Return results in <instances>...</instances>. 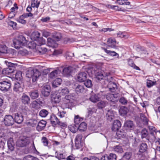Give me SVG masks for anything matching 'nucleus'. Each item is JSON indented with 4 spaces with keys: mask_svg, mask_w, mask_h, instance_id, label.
I'll return each instance as SVG.
<instances>
[{
    "mask_svg": "<svg viewBox=\"0 0 160 160\" xmlns=\"http://www.w3.org/2000/svg\"><path fill=\"white\" fill-rule=\"evenodd\" d=\"M140 134L141 138H145L148 142H152L155 140L156 132L154 130L150 131L148 132L146 129L143 128L141 131Z\"/></svg>",
    "mask_w": 160,
    "mask_h": 160,
    "instance_id": "nucleus-1",
    "label": "nucleus"
},
{
    "mask_svg": "<svg viewBox=\"0 0 160 160\" xmlns=\"http://www.w3.org/2000/svg\"><path fill=\"white\" fill-rule=\"evenodd\" d=\"M40 75V72L38 70L32 68H29L26 72V77L30 78V80H32L33 83L36 82Z\"/></svg>",
    "mask_w": 160,
    "mask_h": 160,
    "instance_id": "nucleus-2",
    "label": "nucleus"
},
{
    "mask_svg": "<svg viewBox=\"0 0 160 160\" xmlns=\"http://www.w3.org/2000/svg\"><path fill=\"white\" fill-rule=\"evenodd\" d=\"M40 33L37 31L34 32L32 33L31 35V38L35 41L34 47H36V45L40 46L45 43V40H43L42 38L40 37Z\"/></svg>",
    "mask_w": 160,
    "mask_h": 160,
    "instance_id": "nucleus-3",
    "label": "nucleus"
},
{
    "mask_svg": "<svg viewBox=\"0 0 160 160\" xmlns=\"http://www.w3.org/2000/svg\"><path fill=\"white\" fill-rule=\"evenodd\" d=\"M30 142V138L27 136L20 137L16 142V146L19 147H23L28 145Z\"/></svg>",
    "mask_w": 160,
    "mask_h": 160,
    "instance_id": "nucleus-4",
    "label": "nucleus"
},
{
    "mask_svg": "<svg viewBox=\"0 0 160 160\" xmlns=\"http://www.w3.org/2000/svg\"><path fill=\"white\" fill-rule=\"evenodd\" d=\"M5 64L8 66V68L3 69L2 73L4 75H10L13 72L15 68L17 66V64H14L7 61H5Z\"/></svg>",
    "mask_w": 160,
    "mask_h": 160,
    "instance_id": "nucleus-5",
    "label": "nucleus"
},
{
    "mask_svg": "<svg viewBox=\"0 0 160 160\" xmlns=\"http://www.w3.org/2000/svg\"><path fill=\"white\" fill-rule=\"evenodd\" d=\"M92 73L95 75L96 78L98 80L102 79L105 74L104 72L98 68L97 66L92 68Z\"/></svg>",
    "mask_w": 160,
    "mask_h": 160,
    "instance_id": "nucleus-6",
    "label": "nucleus"
},
{
    "mask_svg": "<svg viewBox=\"0 0 160 160\" xmlns=\"http://www.w3.org/2000/svg\"><path fill=\"white\" fill-rule=\"evenodd\" d=\"M10 81L6 79L0 82V89L2 91H8L11 87Z\"/></svg>",
    "mask_w": 160,
    "mask_h": 160,
    "instance_id": "nucleus-7",
    "label": "nucleus"
},
{
    "mask_svg": "<svg viewBox=\"0 0 160 160\" xmlns=\"http://www.w3.org/2000/svg\"><path fill=\"white\" fill-rule=\"evenodd\" d=\"M50 120L51 123L53 125H56L58 124L63 127L66 126V124L61 122L54 114H52L51 116Z\"/></svg>",
    "mask_w": 160,
    "mask_h": 160,
    "instance_id": "nucleus-8",
    "label": "nucleus"
},
{
    "mask_svg": "<svg viewBox=\"0 0 160 160\" xmlns=\"http://www.w3.org/2000/svg\"><path fill=\"white\" fill-rule=\"evenodd\" d=\"M74 97L71 95H67L63 99V101L66 107H71L73 105L74 102Z\"/></svg>",
    "mask_w": 160,
    "mask_h": 160,
    "instance_id": "nucleus-9",
    "label": "nucleus"
},
{
    "mask_svg": "<svg viewBox=\"0 0 160 160\" xmlns=\"http://www.w3.org/2000/svg\"><path fill=\"white\" fill-rule=\"evenodd\" d=\"M4 122L6 126H11L14 123V120L11 115H6L4 118Z\"/></svg>",
    "mask_w": 160,
    "mask_h": 160,
    "instance_id": "nucleus-10",
    "label": "nucleus"
},
{
    "mask_svg": "<svg viewBox=\"0 0 160 160\" xmlns=\"http://www.w3.org/2000/svg\"><path fill=\"white\" fill-rule=\"evenodd\" d=\"M13 91L18 93L22 92L23 91V83H20L17 82L15 83L13 87Z\"/></svg>",
    "mask_w": 160,
    "mask_h": 160,
    "instance_id": "nucleus-11",
    "label": "nucleus"
},
{
    "mask_svg": "<svg viewBox=\"0 0 160 160\" xmlns=\"http://www.w3.org/2000/svg\"><path fill=\"white\" fill-rule=\"evenodd\" d=\"M82 136L81 134L77 135L75 138V146L77 148H80L82 146Z\"/></svg>",
    "mask_w": 160,
    "mask_h": 160,
    "instance_id": "nucleus-12",
    "label": "nucleus"
},
{
    "mask_svg": "<svg viewBox=\"0 0 160 160\" xmlns=\"http://www.w3.org/2000/svg\"><path fill=\"white\" fill-rule=\"evenodd\" d=\"M51 100L52 102L55 103H59L61 100V96L56 92H52L51 95Z\"/></svg>",
    "mask_w": 160,
    "mask_h": 160,
    "instance_id": "nucleus-13",
    "label": "nucleus"
},
{
    "mask_svg": "<svg viewBox=\"0 0 160 160\" xmlns=\"http://www.w3.org/2000/svg\"><path fill=\"white\" fill-rule=\"evenodd\" d=\"M148 146L147 144L144 142L141 143L140 145L139 150L138 154L143 157V153L145 152L147 150Z\"/></svg>",
    "mask_w": 160,
    "mask_h": 160,
    "instance_id": "nucleus-14",
    "label": "nucleus"
},
{
    "mask_svg": "<svg viewBox=\"0 0 160 160\" xmlns=\"http://www.w3.org/2000/svg\"><path fill=\"white\" fill-rule=\"evenodd\" d=\"M75 69V68L71 66L65 67L61 69L62 70L63 74L65 75H70L72 72Z\"/></svg>",
    "mask_w": 160,
    "mask_h": 160,
    "instance_id": "nucleus-15",
    "label": "nucleus"
},
{
    "mask_svg": "<svg viewBox=\"0 0 160 160\" xmlns=\"http://www.w3.org/2000/svg\"><path fill=\"white\" fill-rule=\"evenodd\" d=\"M50 87L49 85H46L42 88V94L45 97H48L50 94Z\"/></svg>",
    "mask_w": 160,
    "mask_h": 160,
    "instance_id": "nucleus-16",
    "label": "nucleus"
},
{
    "mask_svg": "<svg viewBox=\"0 0 160 160\" xmlns=\"http://www.w3.org/2000/svg\"><path fill=\"white\" fill-rule=\"evenodd\" d=\"M14 122L18 123H21L23 120V116L22 113H17L15 114Z\"/></svg>",
    "mask_w": 160,
    "mask_h": 160,
    "instance_id": "nucleus-17",
    "label": "nucleus"
},
{
    "mask_svg": "<svg viewBox=\"0 0 160 160\" xmlns=\"http://www.w3.org/2000/svg\"><path fill=\"white\" fill-rule=\"evenodd\" d=\"M134 125L133 122L130 120L127 121L124 123V127L125 129L130 131L134 128Z\"/></svg>",
    "mask_w": 160,
    "mask_h": 160,
    "instance_id": "nucleus-18",
    "label": "nucleus"
},
{
    "mask_svg": "<svg viewBox=\"0 0 160 160\" xmlns=\"http://www.w3.org/2000/svg\"><path fill=\"white\" fill-rule=\"evenodd\" d=\"M87 74L85 72L79 73L77 75V80L80 82H82L86 80Z\"/></svg>",
    "mask_w": 160,
    "mask_h": 160,
    "instance_id": "nucleus-19",
    "label": "nucleus"
},
{
    "mask_svg": "<svg viewBox=\"0 0 160 160\" xmlns=\"http://www.w3.org/2000/svg\"><path fill=\"white\" fill-rule=\"evenodd\" d=\"M121 124L118 120H114L113 124L112 129V131H116L118 130L121 128Z\"/></svg>",
    "mask_w": 160,
    "mask_h": 160,
    "instance_id": "nucleus-20",
    "label": "nucleus"
},
{
    "mask_svg": "<svg viewBox=\"0 0 160 160\" xmlns=\"http://www.w3.org/2000/svg\"><path fill=\"white\" fill-rule=\"evenodd\" d=\"M62 68H59L57 70H54L52 72L49 74V77L51 78H53L57 76L58 74L60 73L61 71Z\"/></svg>",
    "mask_w": 160,
    "mask_h": 160,
    "instance_id": "nucleus-21",
    "label": "nucleus"
},
{
    "mask_svg": "<svg viewBox=\"0 0 160 160\" xmlns=\"http://www.w3.org/2000/svg\"><path fill=\"white\" fill-rule=\"evenodd\" d=\"M46 121L42 120L38 122L37 127V129L38 131H41L44 129L46 126Z\"/></svg>",
    "mask_w": 160,
    "mask_h": 160,
    "instance_id": "nucleus-22",
    "label": "nucleus"
},
{
    "mask_svg": "<svg viewBox=\"0 0 160 160\" xmlns=\"http://www.w3.org/2000/svg\"><path fill=\"white\" fill-rule=\"evenodd\" d=\"M7 143L8 149L11 151H13L14 149L15 144L13 138H10L8 140Z\"/></svg>",
    "mask_w": 160,
    "mask_h": 160,
    "instance_id": "nucleus-23",
    "label": "nucleus"
},
{
    "mask_svg": "<svg viewBox=\"0 0 160 160\" xmlns=\"http://www.w3.org/2000/svg\"><path fill=\"white\" fill-rule=\"evenodd\" d=\"M106 98L108 100L112 102H115L117 101V96L112 94H108L106 96Z\"/></svg>",
    "mask_w": 160,
    "mask_h": 160,
    "instance_id": "nucleus-24",
    "label": "nucleus"
},
{
    "mask_svg": "<svg viewBox=\"0 0 160 160\" xmlns=\"http://www.w3.org/2000/svg\"><path fill=\"white\" fill-rule=\"evenodd\" d=\"M48 45L49 47H55L57 45L56 41L52 38H49L47 39Z\"/></svg>",
    "mask_w": 160,
    "mask_h": 160,
    "instance_id": "nucleus-25",
    "label": "nucleus"
},
{
    "mask_svg": "<svg viewBox=\"0 0 160 160\" xmlns=\"http://www.w3.org/2000/svg\"><path fill=\"white\" fill-rule=\"evenodd\" d=\"M13 43L15 48L17 49H19L22 46H24L20 41L18 38L15 39L13 40Z\"/></svg>",
    "mask_w": 160,
    "mask_h": 160,
    "instance_id": "nucleus-26",
    "label": "nucleus"
},
{
    "mask_svg": "<svg viewBox=\"0 0 160 160\" xmlns=\"http://www.w3.org/2000/svg\"><path fill=\"white\" fill-rule=\"evenodd\" d=\"M99 94H94L92 95L89 98V100L92 102L95 103L99 101L100 99Z\"/></svg>",
    "mask_w": 160,
    "mask_h": 160,
    "instance_id": "nucleus-27",
    "label": "nucleus"
},
{
    "mask_svg": "<svg viewBox=\"0 0 160 160\" xmlns=\"http://www.w3.org/2000/svg\"><path fill=\"white\" fill-rule=\"evenodd\" d=\"M85 91V88L83 85H78L76 86L75 91L78 94L83 92Z\"/></svg>",
    "mask_w": 160,
    "mask_h": 160,
    "instance_id": "nucleus-28",
    "label": "nucleus"
},
{
    "mask_svg": "<svg viewBox=\"0 0 160 160\" xmlns=\"http://www.w3.org/2000/svg\"><path fill=\"white\" fill-rule=\"evenodd\" d=\"M21 100L23 103L28 104L29 103L30 99L28 96L24 94L21 97Z\"/></svg>",
    "mask_w": 160,
    "mask_h": 160,
    "instance_id": "nucleus-29",
    "label": "nucleus"
},
{
    "mask_svg": "<svg viewBox=\"0 0 160 160\" xmlns=\"http://www.w3.org/2000/svg\"><path fill=\"white\" fill-rule=\"evenodd\" d=\"M107 42L108 44V47L112 48H115L116 46L114 45V44L116 43V41L115 39L111 38H109L107 40Z\"/></svg>",
    "mask_w": 160,
    "mask_h": 160,
    "instance_id": "nucleus-30",
    "label": "nucleus"
},
{
    "mask_svg": "<svg viewBox=\"0 0 160 160\" xmlns=\"http://www.w3.org/2000/svg\"><path fill=\"white\" fill-rule=\"evenodd\" d=\"M106 117L108 121H111L114 118V114L112 111L111 110H108L107 113L106 114Z\"/></svg>",
    "mask_w": 160,
    "mask_h": 160,
    "instance_id": "nucleus-31",
    "label": "nucleus"
},
{
    "mask_svg": "<svg viewBox=\"0 0 160 160\" xmlns=\"http://www.w3.org/2000/svg\"><path fill=\"white\" fill-rule=\"evenodd\" d=\"M128 108L124 106H122L120 108L119 112L120 115L122 116L126 115L128 112Z\"/></svg>",
    "mask_w": 160,
    "mask_h": 160,
    "instance_id": "nucleus-32",
    "label": "nucleus"
},
{
    "mask_svg": "<svg viewBox=\"0 0 160 160\" xmlns=\"http://www.w3.org/2000/svg\"><path fill=\"white\" fill-rule=\"evenodd\" d=\"M140 122H142L143 125H147L148 122V119L145 115L142 113L140 114Z\"/></svg>",
    "mask_w": 160,
    "mask_h": 160,
    "instance_id": "nucleus-33",
    "label": "nucleus"
},
{
    "mask_svg": "<svg viewBox=\"0 0 160 160\" xmlns=\"http://www.w3.org/2000/svg\"><path fill=\"white\" fill-rule=\"evenodd\" d=\"M62 82V80L60 78L56 79L52 83V86L54 88H56L60 85Z\"/></svg>",
    "mask_w": 160,
    "mask_h": 160,
    "instance_id": "nucleus-34",
    "label": "nucleus"
},
{
    "mask_svg": "<svg viewBox=\"0 0 160 160\" xmlns=\"http://www.w3.org/2000/svg\"><path fill=\"white\" fill-rule=\"evenodd\" d=\"M30 95L32 99H35L38 97L39 96L38 91L37 90L32 91L30 92Z\"/></svg>",
    "mask_w": 160,
    "mask_h": 160,
    "instance_id": "nucleus-35",
    "label": "nucleus"
},
{
    "mask_svg": "<svg viewBox=\"0 0 160 160\" xmlns=\"http://www.w3.org/2000/svg\"><path fill=\"white\" fill-rule=\"evenodd\" d=\"M78 130L82 132L85 131L87 128V124L85 122H82L78 126Z\"/></svg>",
    "mask_w": 160,
    "mask_h": 160,
    "instance_id": "nucleus-36",
    "label": "nucleus"
},
{
    "mask_svg": "<svg viewBox=\"0 0 160 160\" xmlns=\"http://www.w3.org/2000/svg\"><path fill=\"white\" fill-rule=\"evenodd\" d=\"M115 3H118V4L121 5H129L130 2L128 0H117L116 1Z\"/></svg>",
    "mask_w": 160,
    "mask_h": 160,
    "instance_id": "nucleus-37",
    "label": "nucleus"
},
{
    "mask_svg": "<svg viewBox=\"0 0 160 160\" xmlns=\"http://www.w3.org/2000/svg\"><path fill=\"white\" fill-rule=\"evenodd\" d=\"M70 131L73 133L76 132L78 130V126L75 124L71 125L69 127Z\"/></svg>",
    "mask_w": 160,
    "mask_h": 160,
    "instance_id": "nucleus-38",
    "label": "nucleus"
},
{
    "mask_svg": "<svg viewBox=\"0 0 160 160\" xmlns=\"http://www.w3.org/2000/svg\"><path fill=\"white\" fill-rule=\"evenodd\" d=\"M108 104L106 101H101L99 102L97 104V106L98 108L102 109L104 108Z\"/></svg>",
    "mask_w": 160,
    "mask_h": 160,
    "instance_id": "nucleus-39",
    "label": "nucleus"
},
{
    "mask_svg": "<svg viewBox=\"0 0 160 160\" xmlns=\"http://www.w3.org/2000/svg\"><path fill=\"white\" fill-rule=\"evenodd\" d=\"M131 156V153L130 152H127L124 154L122 158V160H129Z\"/></svg>",
    "mask_w": 160,
    "mask_h": 160,
    "instance_id": "nucleus-40",
    "label": "nucleus"
},
{
    "mask_svg": "<svg viewBox=\"0 0 160 160\" xmlns=\"http://www.w3.org/2000/svg\"><path fill=\"white\" fill-rule=\"evenodd\" d=\"M48 114V112L46 109L41 110L39 113V115L42 117H45Z\"/></svg>",
    "mask_w": 160,
    "mask_h": 160,
    "instance_id": "nucleus-41",
    "label": "nucleus"
},
{
    "mask_svg": "<svg viewBox=\"0 0 160 160\" xmlns=\"http://www.w3.org/2000/svg\"><path fill=\"white\" fill-rule=\"evenodd\" d=\"M40 4V2H38V0H32L31 6L32 7H36L37 9L38 8Z\"/></svg>",
    "mask_w": 160,
    "mask_h": 160,
    "instance_id": "nucleus-42",
    "label": "nucleus"
},
{
    "mask_svg": "<svg viewBox=\"0 0 160 160\" xmlns=\"http://www.w3.org/2000/svg\"><path fill=\"white\" fill-rule=\"evenodd\" d=\"M83 119L82 118H80L78 115L75 116L74 118L75 124L78 126V124Z\"/></svg>",
    "mask_w": 160,
    "mask_h": 160,
    "instance_id": "nucleus-43",
    "label": "nucleus"
},
{
    "mask_svg": "<svg viewBox=\"0 0 160 160\" xmlns=\"http://www.w3.org/2000/svg\"><path fill=\"white\" fill-rule=\"evenodd\" d=\"M84 82V85L86 87L88 88H90L92 85V81L90 79H86V80H85Z\"/></svg>",
    "mask_w": 160,
    "mask_h": 160,
    "instance_id": "nucleus-44",
    "label": "nucleus"
},
{
    "mask_svg": "<svg viewBox=\"0 0 160 160\" xmlns=\"http://www.w3.org/2000/svg\"><path fill=\"white\" fill-rule=\"evenodd\" d=\"M23 160H38V159L32 156L28 155L24 157Z\"/></svg>",
    "mask_w": 160,
    "mask_h": 160,
    "instance_id": "nucleus-45",
    "label": "nucleus"
},
{
    "mask_svg": "<svg viewBox=\"0 0 160 160\" xmlns=\"http://www.w3.org/2000/svg\"><path fill=\"white\" fill-rule=\"evenodd\" d=\"M17 38L24 45L27 44V41L25 38L23 36L20 35Z\"/></svg>",
    "mask_w": 160,
    "mask_h": 160,
    "instance_id": "nucleus-46",
    "label": "nucleus"
},
{
    "mask_svg": "<svg viewBox=\"0 0 160 160\" xmlns=\"http://www.w3.org/2000/svg\"><path fill=\"white\" fill-rule=\"evenodd\" d=\"M56 153L57 154L55 157L59 160H62V159H65V157L62 153L59 152L57 151L56 152Z\"/></svg>",
    "mask_w": 160,
    "mask_h": 160,
    "instance_id": "nucleus-47",
    "label": "nucleus"
},
{
    "mask_svg": "<svg viewBox=\"0 0 160 160\" xmlns=\"http://www.w3.org/2000/svg\"><path fill=\"white\" fill-rule=\"evenodd\" d=\"M114 150L118 153H121L123 152V150L121 146L118 145L114 147Z\"/></svg>",
    "mask_w": 160,
    "mask_h": 160,
    "instance_id": "nucleus-48",
    "label": "nucleus"
},
{
    "mask_svg": "<svg viewBox=\"0 0 160 160\" xmlns=\"http://www.w3.org/2000/svg\"><path fill=\"white\" fill-rule=\"evenodd\" d=\"M7 52V48L4 45H0V52L5 53Z\"/></svg>",
    "mask_w": 160,
    "mask_h": 160,
    "instance_id": "nucleus-49",
    "label": "nucleus"
},
{
    "mask_svg": "<svg viewBox=\"0 0 160 160\" xmlns=\"http://www.w3.org/2000/svg\"><path fill=\"white\" fill-rule=\"evenodd\" d=\"M108 160H116L117 157L115 154L110 153L109 155H107Z\"/></svg>",
    "mask_w": 160,
    "mask_h": 160,
    "instance_id": "nucleus-50",
    "label": "nucleus"
},
{
    "mask_svg": "<svg viewBox=\"0 0 160 160\" xmlns=\"http://www.w3.org/2000/svg\"><path fill=\"white\" fill-rule=\"evenodd\" d=\"M105 52L107 53L112 56H116L118 54L114 51H111L110 50H108L104 48H103Z\"/></svg>",
    "mask_w": 160,
    "mask_h": 160,
    "instance_id": "nucleus-51",
    "label": "nucleus"
},
{
    "mask_svg": "<svg viewBox=\"0 0 160 160\" xmlns=\"http://www.w3.org/2000/svg\"><path fill=\"white\" fill-rule=\"evenodd\" d=\"M156 84V82H153L151 80H148L147 82V86L148 88H150Z\"/></svg>",
    "mask_w": 160,
    "mask_h": 160,
    "instance_id": "nucleus-52",
    "label": "nucleus"
},
{
    "mask_svg": "<svg viewBox=\"0 0 160 160\" xmlns=\"http://www.w3.org/2000/svg\"><path fill=\"white\" fill-rule=\"evenodd\" d=\"M60 94L62 95H64L65 94L68 93V91L67 88H64L62 89L61 90H59Z\"/></svg>",
    "mask_w": 160,
    "mask_h": 160,
    "instance_id": "nucleus-53",
    "label": "nucleus"
},
{
    "mask_svg": "<svg viewBox=\"0 0 160 160\" xmlns=\"http://www.w3.org/2000/svg\"><path fill=\"white\" fill-rule=\"evenodd\" d=\"M7 136L6 133H5L4 132H0V142L4 144V142H3V140L4 139V137Z\"/></svg>",
    "mask_w": 160,
    "mask_h": 160,
    "instance_id": "nucleus-54",
    "label": "nucleus"
},
{
    "mask_svg": "<svg viewBox=\"0 0 160 160\" xmlns=\"http://www.w3.org/2000/svg\"><path fill=\"white\" fill-rule=\"evenodd\" d=\"M16 20L19 23L23 24H25L27 23L26 21L24 20V18H23L22 17H21L20 16Z\"/></svg>",
    "mask_w": 160,
    "mask_h": 160,
    "instance_id": "nucleus-55",
    "label": "nucleus"
},
{
    "mask_svg": "<svg viewBox=\"0 0 160 160\" xmlns=\"http://www.w3.org/2000/svg\"><path fill=\"white\" fill-rule=\"evenodd\" d=\"M18 9V6H16L15 7H13L11 8V12L10 13V16L12 14H13V16H11V17H13L15 15V11L16 10H17Z\"/></svg>",
    "mask_w": 160,
    "mask_h": 160,
    "instance_id": "nucleus-56",
    "label": "nucleus"
},
{
    "mask_svg": "<svg viewBox=\"0 0 160 160\" xmlns=\"http://www.w3.org/2000/svg\"><path fill=\"white\" fill-rule=\"evenodd\" d=\"M119 102L123 104H126L127 103V100L123 97H122L119 99Z\"/></svg>",
    "mask_w": 160,
    "mask_h": 160,
    "instance_id": "nucleus-57",
    "label": "nucleus"
},
{
    "mask_svg": "<svg viewBox=\"0 0 160 160\" xmlns=\"http://www.w3.org/2000/svg\"><path fill=\"white\" fill-rule=\"evenodd\" d=\"M32 107L36 109H38L40 107L39 106L37 103V102L35 100L33 101L32 103Z\"/></svg>",
    "mask_w": 160,
    "mask_h": 160,
    "instance_id": "nucleus-58",
    "label": "nucleus"
},
{
    "mask_svg": "<svg viewBox=\"0 0 160 160\" xmlns=\"http://www.w3.org/2000/svg\"><path fill=\"white\" fill-rule=\"evenodd\" d=\"M38 123V121L35 119L31 120L29 122V123L31 124V125L32 127L36 126Z\"/></svg>",
    "mask_w": 160,
    "mask_h": 160,
    "instance_id": "nucleus-59",
    "label": "nucleus"
},
{
    "mask_svg": "<svg viewBox=\"0 0 160 160\" xmlns=\"http://www.w3.org/2000/svg\"><path fill=\"white\" fill-rule=\"evenodd\" d=\"M42 142L45 146H47L48 144V141L46 138L42 137Z\"/></svg>",
    "mask_w": 160,
    "mask_h": 160,
    "instance_id": "nucleus-60",
    "label": "nucleus"
},
{
    "mask_svg": "<svg viewBox=\"0 0 160 160\" xmlns=\"http://www.w3.org/2000/svg\"><path fill=\"white\" fill-rule=\"evenodd\" d=\"M61 36L59 34H57L53 36L52 38L55 40L56 42L59 41L61 38Z\"/></svg>",
    "mask_w": 160,
    "mask_h": 160,
    "instance_id": "nucleus-61",
    "label": "nucleus"
},
{
    "mask_svg": "<svg viewBox=\"0 0 160 160\" xmlns=\"http://www.w3.org/2000/svg\"><path fill=\"white\" fill-rule=\"evenodd\" d=\"M39 51L40 53L42 54H43L47 52V49L44 47H41L39 48Z\"/></svg>",
    "mask_w": 160,
    "mask_h": 160,
    "instance_id": "nucleus-62",
    "label": "nucleus"
},
{
    "mask_svg": "<svg viewBox=\"0 0 160 160\" xmlns=\"http://www.w3.org/2000/svg\"><path fill=\"white\" fill-rule=\"evenodd\" d=\"M82 160H99V159L96 157H91L90 158H85Z\"/></svg>",
    "mask_w": 160,
    "mask_h": 160,
    "instance_id": "nucleus-63",
    "label": "nucleus"
},
{
    "mask_svg": "<svg viewBox=\"0 0 160 160\" xmlns=\"http://www.w3.org/2000/svg\"><path fill=\"white\" fill-rule=\"evenodd\" d=\"M145 49V48L144 47L141 46L137 47L136 48V50L138 52L143 51Z\"/></svg>",
    "mask_w": 160,
    "mask_h": 160,
    "instance_id": "nucleus-64",
    "label": "nucleus"
}]
</instances>
